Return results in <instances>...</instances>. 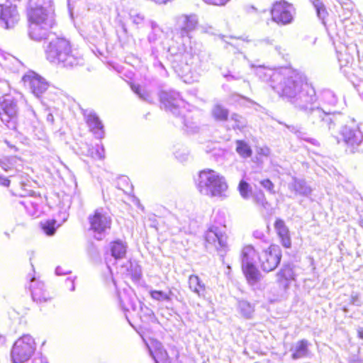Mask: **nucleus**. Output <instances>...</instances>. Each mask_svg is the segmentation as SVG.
Masks as SVG:
<instances>
[{
  "label": "nucleus",
  "instance_id": "f257e3e1",
  "mask_svg": "<svg viewBox=\"0 0 363 363\" xmlns=\"http://www.w3.org/2000/svg\"><path fill=\"white\" fill-rule=\"evenodd\" d=\"M290 103L298 111L305 113L308 121L323 130L335 128L336 114L330 110L317 106V96L314 87L306 83Z\"/></svg>",
  "mask_w": 363,
  "mask_h": 363
},
{
  "label": "nucleus",
  "instance_id": "f03ea898",
  "mask_svg": "<svg viewBox=\"0 0 363 363\" xmlns=\"http://www.w3.org/2000/svg\"><path fill=\"white\" fill-rule=\"evenodd\" d=\"M45 55L50 62L63 67H72L82 60L78 52L72 49L69 41L64 38H52L45 47Z\"/></svg>",
  "mask_w": 363,
  "mask_h": 363
},
{
  "label": "nucleus",
  "instance_id": "7ed1b4c3",
  "mask_svg": "<svg viewBox=\"0 0 363 363\" xmlns=\"http://www.w3.org/2000/svg\"><path fill=\"white\" fill-rule=\"evenodd\" d=\"M195 183L197 190L202 195L221 199L227 196L228 186L225 178L213 169L200 171Z\"/></svg>",
  "mask_w": 363,
  "mask_h": 363
},
{
  "label": "nucleus",
  "instance_id": "20e7f679",
  "mask_svg": "<svg viewBox=\"0 0 363 363\" xmlns=\"http://www.w3.org/2000/svg\"><path fill=\"white\" fill-rule=\"evenodd\" d=\"M305 84V77L301 73L286 67L282 69L281 78L272 87L280 96L290 102Z\"/></svg>",
  "mask_w": 363,
  "mask_h": 363
},
{
  "label": "nucleus",
  "instance_id": "39448f33",
  "mask_svg": "<svg viewBox=\"0 0 363 363\" xmlns=\"http://www.w3.org/2000/svg\"><path fill=\"white\" fill-rule=\"evenodd\" d=\"M28 35L34 40H41L47 36L49 29L53 25V18L48 13L37 15L30 11L28 13Z\"/></svg>",
  "mask_w": 363,
  "mask_h": 363
},
{
  "label": "nucleus",
  "instance_id": "423d86ee",
  "mask_svg": "<svg viewBox=\"0 0 363 363\" xmlns=\"http://www.w3.org/2000/svg\"><path fill=\"white\" fill-rule=\"evenodd\" d=\"M89 230L94 233V238L101 240L108 234L111 228L112 219L109 213L104 208L96 209L88 216Z\"/></svg>",
  "mask_w": 363,
  "mask_h": 363
},
{
  "label": "nucleus",
  "instance_id": "0eeeda50",
  "mask_svg": "<svg viewBox=\"0 0 363 363\" xmlns=\"http://www.w3.org/2000/svg\"><path fill=\"white\" fill-rule=\"evenodd\" d=\"M228 237L225 233V227L211 225L205 233L206 247L208 249H214L222 257L228 250Z\"/></svg>",
  "mask_w": 363,
  "mask_h": 363
},
{
  "label": "nucleus",
  "instance_id": "6e6552de",
  "mask_svg": "<svg viewBox=\"0 0 363 363\" xmlns=\"http://www.w3.org/2000/svg\"><path fill=\"white\" fill-rule=\"evenodd\" d=\"M345 151L350 153L363 151V133L358 125H345L340 130Z\"/></svg>",
  "mask_w": 363,
  "mask_h": 363
},
{
  "label": "nucleus",
  "instance_id": "1a4fd4ad",
  "mask_svg": "<svg viewBox=\"0 0 363 363\" xmlns=\"http://www.w3.org/2000/svg\"><path fill=\"white\" fill-rule=\"evenodd\" d=\"M19 107L18 101L11 95L0 97V118L11 130L16 128Z\"/></svg>",
  "mask_w": 363,
  "mask_h": 363
},
{
  "label": "nucleus",
  "instance_id": "9d476101",
  "mask_svg": "<svg viewBox=\"0 0 363 363\" xmlns=\"http://www.w3.org/2000/svg\"><path fill=\"white\" fill-rule=\"evenodd\" d=\"M198 24V18L196 15H181L176 18L173 38L185 45L190 39V33L196 29Z\"/></svg>",
  "mask_w": 363,
  "mask_h": 363
},
{
  "label": "nucleus",
  "instance_id": "9b49d317",
  "mask_svg": "<svg viewBox=\"0 0 363 363\" xmlns=\"http://www.w3.org/2000/svg\"><path fill=\"white\" fill-rule=\"evenodd\" d=\"M281 257V251L278 245H269L259 255L260 268L265 272L274 271L280 263Z\"/></svg>",
  "mask_w": 363,
  "mask_h": 363
},
{
  "label": "nucleus",
  "instance_id": "f8f14e48",
  "mask_svg": "<svg viewBox=\"0 0 363 363\" xmlns=\"http://www.w3.org/2000/svg\"><path fill=\"white\" fill-rule=\"evenodd\" d=\"M160 101L165 108L175 116L183 115L186 104L175 91H162L160 94Z\"/></svg>",
  "mask_w": 363,
  "mask_h": 363
},
{
  "label": "nucleus",
  "instance_id": "ddd939ff",
  "mask_svg": "<svg viewBox=\"0 0 363 363\" xmlns=\"http://www.w3.org/2000/svg\"><path fill=\"white\" fill-rule=\"evenodd\" d=\"M272 20L281 25L291 23L293 21L294 8L286 1L274 4L271 11Z\"/></svg>",
  "mask_w": 363,
  "mask_h": 363
},
{
  "label": "nucleus",
  "instance_id": "4468645a",
  "mask_svg": "<svg viewBox=\"0 0 363 363\" xmlns=\"http://www.w3.org/2000/svg\"><path fill=\"white\" fill-rule=\"evenodd\" d=\"M19 21L16 6L10 3L0 4V26L9 29L15 26Z\"/></svg>",
  "mask_w": 363,
  "mask_h": 363
},
{
  "label": "nucleus",
  "instance_id": "2eb2a0df",
  "mask_svg": "<svg viewBox=\"0 0 363 363\" xmlns=\"http://www.w3.org/2000/svg\"><path fill=\"white\" fill-rule=\"evenodd\" d=\"M34 345L30 342H15L11 350L13 363H27L34 352Z\"/></svg>",
  "mask_w": 363,
  "mask_h": 363
},
{
  "label": "nucleus",
  "instance_id": "dca6fc26",
  "mask_svg": "<svg viewBox=\"0 0 363 363\" xmlns=\"http://www.w3.org/2000/svg\"><path fill=\"white\" fill-rule=\"evenodd\" d=\"M23 79L29 83L32 92L37 97H40L49 87L48 82L35 72L24 75Z\"/></svg>",
  "mask_w": 363,
  "mask_h": 363
},
{
  "label": "nucleus",
  "instance_id": "f3484780",
  "mask_svg": "<svg viewBox=\"0 0 363 363\" xmlns=\"http://www.w3.org/2000/svg\"><path fill=\"white\" fill-rule=\"evenodd\" d=\"M84 114L90 130L96 138H102L104 134V125L96 114L91 111H86Z\"/></svg>",
  "mask_w": 363,
  "mask_h": 363
},
{
  "label": "nucleus",
  "instance_id": "a211bd4d",
  "mask_svg": "<svg viewBox=\"0 0 363 363\" xmlns=\"http://www.w3.org/2000/svg\"><path fill=\"white\" fill-rule=\"evenodd\" d=\"M337 102V99L335 94L330 90H324L320 96L319 101H317V106L323 107L328 110H330L333 113L336 114L335 125L340 123L338 118L340 117V113L332 111L331 108L334 107Z\"/></svg>",
  "mask_w": 363,
  "mask_h": 363
},
{
  "label": "nucleus",
  "instance_id": "6ab92c4d",
  "mask_svg": "<svg viewBox=\"0 0 363 363\" xmlns=\"http://www.w3.org/2000/svg\"><path fill=\"white\" fill-rule=\"evenodd\" d=\"M44 284L37 281L35 277L31 278L30 290L33 300L37 303L46 302L50 299L49 295L43 289Z\"/></svg>",
  "mask_w": 363,
  "mask_h": 363
},
{
  "label": "nucleus",
  "instance_id": "aec40b11",
  "mask_svg": "<svg viewBox=\"0 0 363 363\" xmlns=\"http://www.w3.org/2000/svg\"><path fill=\"white\" fill-rule=\"evenodd\" d=\"M258 77L264 82H270L271 86L275 84L281 78L282 69L274 70L265 67L259 66L255 71Z\"/></svg>",
  "mask_w": 363,
  "mask_h": 363
},
{
  "label": "nucleus",
  "instance_id": "412c9836",
  "mask_svg": "<svg viewBox=\"0 0 363 363\" xmlns=\"http://www.w3.org/2000/svg\"><path fill=\"white\" fill-rule=\"evenodd\" d=\"M295 279V274L291 264H284L277 274V281L284 289H287Z\"/></svg>",
  "mask_w": 363,
  "mask_h": 363
},
{
  "label": "nucleus",
  "instance_id": "4be33fe9",
  "mask_svg": "<svg viewBox=\"0 0 363 363\" xmlns=\"http://www.w3.org/2000/svg\"><path fill=\"white\" fill-rule=\"evenodd\" d=\"M51 0H29L27 13L33 11L37 15H43V13H48L51 15Z\"/></svg>",
  "mask_w": 363,
  "mask_h": 363
},
{
  "label": "nucleus",
  "instance_id": "5701e85b",
  "mask_svg": "<svg viewBox=\"0 0 363 363\" xmlns=\"http://www.w3.org/2000/svg\"><path fill=\"white\" fill-rule=\"evenodd\" d=\"M274 228L281 245L286 248H289L291 245V238L289 228L284 221L280 218H277L274 223Z\"/></svg>",
  "mask_w": 363,
  "mask_h": 363
},
{
  "label": "nucleus",
  "instance_id": "b1692460",
  "mask_svg": "<svg viewBox=\"0 0 363 363\" xmlns=\"http://www.w3.org/2000/svg\"><path fill=\"white\" fill-rule=\"evenodd\" d=\"M174 68L185 83L190 84L198 80V76L193 72L192 67L190 65L187 63L184 65H177L174 66Z\"/></svg>",
  "mask_w": 363,
  "mask_h": 363
},
{
  "label": "nucleus",
  "instance_id": "393cba45",
  "mask_svg": "<svg viewBox=\"0 0 363 363\" xmlns=\"http://www.w3.org/2000/svg\"><path fill=\"white\" fill-rule=\"evenodd\" d=\"M40 196H30L25 198L21 203L25 207L28 213L38 216L40 213V206L41 203Z\"/></svg>",
  "mask_w": 363,
  "mask_h": 363
},
{
  "label": "nucleus",
  "instance_id": "a878e982",
  "mask_svg": "<svg viewBox=\"0 0 363 363\" xmlns=\"http://www.w3.org/2000/svg\"><path fill=\"white\" fill-rule=\"evenodd\" d=\"M82 155L91 157L94 159H103L104 158V147L102 145H96L94 147H91L87 143L84 144L83 147H80Z\"/></svg>",
  "mask_w": 363,
  "mask_h": 363
},
{
  "label": "nucleus",
  "instance_id": "bb28decb",
  "mask_svg": "<svg viewBox=\"0 0 363 363\" xmlns=\"http://www.w3.org/2000/svg\"><path fill=\"white\" fill-rule=\"evenodd\" d=\"M243 273L248 283L255 285L261 279V274L255 264L242 266Z\"/></svg>",
  "mask_w": 363,
  "mask_h": 363
},
{
  "label": "nucleus",
  "instance_id": "cd10ccee",
  "mask_svg": "<svg viewBox=\"0 0 363 363\" xmlns=\"http://www.w3.org/2000/svg\"><path fill=\"white\" fill-rule=\"evenodd\" d=\"M148 347L152 356L157 363L167 362V353L161 347L160 342H152V345L148 346Z\"/></svg>",
  "mask_w": 363,
  "mask_h": 363
},
{
  "label": "nucleus",
  "instance_id": "c85d7f7f",
  "mask_svg": "<svg viewBox=\"0 0 363 363\" xmlns=\"http://www.w3.org/2000/svg\"><path fill=\"white\" fill-rule=\"evenodd\" d=\"M190 290L199 297H203L206 293V286L197 275H190L189 277Z\"/></svg>",
  "mask_w": 363,
  "mask_h": 363
},
{
  "label": "nucleus",
  "instance_id": "c756f323",
  "mask_svg": "<svg viewBox=\"0 0 363 363\" xmlns=\"http://www.w3.org/2000/svg\"><path fill=\"white\" fill-rule=\"evenodd\" d=\"M110 250L115 259H123L126 255L127 245L121 240H116L110 243Z\"/></svg>",
  "mask_w": 363,
  "mask_h": 363
},
{
  "label": "nucleus",
  "instance_id": "7c9ffc66",
  "mask_svg": "<svg viewBox=\"0 0 363 363\" xmlns=\"http://www.w3.org/2000/svg\"><path fill=\"white\" fill-rule=\"evenodd\" d=\"M257 252L252 245H247L243 247L241 254L242 266L255 264Z\"/></svg>",
  "mask_w": 363,
  "mask_h": 363
},
{
  "label": "nucleus",
  "instance_id": "2f4dec72",
  "mask_svg": "<svg viewBox=\"0 0 363 363\" xmlns=\"http://www.w3.org/2000/svg\"><path fill=\"white\" fill-rule=\"evenodd\" d=\"M293 188L297 194L305 196L310 195L312 191L311 188L303 180H294Z\"/></svg>",
  "mask_w": 363,
  "mask_h": 363
},
{
  "label": "nucleus",
  "instance_id": "473e14b6",
  "mask_svg": "<svg viewBox=\"0 0 363 363\" xmlns=\"http://www.w3.org/2000/svg\"><path fill=\"white\" fill-rule=\"evenodd\" d=\"M212 115L216 121H227L228 116V111L223 106L216 104L212 109Z\"/></svg>",
  "mask_w": 363,
  "mask_h": 363
},
{
  "label": "nucleus",
  "instance_id": "72a5a7b5",
  "mask_svg": "<svg viewBox=\"0 0 363 363\" xmlns=\"http://www.w3.org/2000/svg\"><path fill=\"white\" fill-rule=\"evenodd\" d=\"M228 122L232 123L230 125L233 129H238L240 130H242L247 125L246 119L237 113H233Z\"/></svg>",
  "mask_w": 363,
  "mask_h": 363
},
{
  "label": "nucleus",
  "instance_id": "f704fd0d",
  "mask_svg": "<svg viewBox=\"0 0 363 363\" xmlns=\"http://www.w3.org/2000/svg\"><path fill=\"white\" fill-rule=\"evenodd\" d=\"M238 309L240 314L245 318H251L254 313V307L246 301H240Z\"/></svg>",
  "mask_w": 363,
  "mask_h": 363
},
{
  "label": "nucleus",
  "instance_id": "c9c22d12",
  "mask_svg": "<svg viewBox=\"0 0 363 363\" xmlns=\"http://www.w3.org/2000/svg\"><path fill=\"white\" fill-rule=\"evenodd\" d=\"M238 191L241 197L245 200L251 199L253 193L252 189L249 183L245 180H241L238 184Z\"/></svg>",
  "mask_w": 363,
  "mask_h": 363
},
{
  "label": "nucleus",
  "instance_id": "e433bc0d",
  "mask_svg": "<svg viewBox=\"0 0 363 363\" xmlns=\"http://www.w3.org/2000/svg\"><path fill=\"white\" fill-rule=\"evenodd\" d=\"M236 151L242 157H249L252 155V150L245 142L238 140L236 142Z\"/></svg>",
  "mask_w": 363,
  "mask_h": 363
},
{
  "label": "nucleus",
  "instance_id": "4c0bfd02",
  "mask_svg": "<svg viewBox=\"0 0 363 363\" xmlns=\"http://www.w3.org/2000/svg\"><path fill=\"white\" fill-rule=\"evenodd\" d=\"M251 198L252 199L255 203L262 206L263 208L268 209L269 208V203L267 201L263 191H259L255 192Z\"/></svg>",
  "mask_w": 363,
  "mask_h": 363
},
{
  "label": "nucleus",
  "instance_id": "58836bf2",
  "mask_svg": "<svg viewBox=\"0 0 363 363\" xmlns=\"http://www.w3.org/2000/svg\"><path fill=\"white\" fill-rule=\"evenodd\" d=\"M118 296L120 306L123 310L129 311L130 308H132L133 310L135 309V306L133 301L125 292L123 294L120 293Z\"/></svg>",
  "mask_w": 363,
  "mask_h": 363
},
{
  "label": "nucleus",
  "instance_id": "ea45409f",
  "mask_svg": "<svg viewBox=\"0 0 363 363\" xmlns=\"http://www.w3.org/2000/svg\"><path fill=\"white\" fill-rule=\"evenodd\" d=\"M131 89L143 101L148 103H152L153 101V99L150 94L143 89L140 86L133 84L131 86Z\"/></svg>",
  "mask_w": 363,
  "mask_h": 363
},
{
  "label": "nucleus",
  "instance_id": "a19ab883",
  "mask_svg": "<svg viewBox=\"0 0 363 363\" xmlns=\"http://www.w3.org/2000/svg\"><path fill=\"white\" fill-rule=\"evenodd\" d=\"M150 294L152 298L158 301H169L171 300L169 294L162 291L152 290Z\"/></svg>",
  "mask_w": 363,
  "mask_h": 363
},
{
  "label": "nucleus",
  "instance_id": "79ce46f5",
  "mask_svg": "<svg viewBox=\"0 0 363 363\" xmlns=\"http://www.w3.org/2000/svg\"><path fill=\"white\" fill-rule=\"evenodd\" d=\"M223 40L226 43L227 45H230L237 49L242 48L244 44V40L240 38H235L233 36L223 37Z\"/></svg>",
  "mask_w": 363,
  "mask_h": 363
},
{
  "label": "nucleus",
  "instance_id": "37998d69",
  "mask_svg": "<svg viewBox=\"0 0 363 363\" xmlns=\"http://www.w3.org/2000/svg\"><path fill=\"white\" fill-rule=\"evenodd\" d=\"M56 221L55 220H50L47 221L45 224L43 225V229L44 230L45 233L48 235H52L55 232V225Z\"/></svg>",
  "mask_w": 363,
  "mask_h": 363
},
{
  "label": "nucleus",
  "instance_id": "c03bdc74",
  "mask_svg": "<svg viewBox=\"0 0 363 363\" xmlns=\"http://www.w3.org/2000/svg\"><path fill=\"white\" fill-rule=\"evenodd\" d=\"M290 131L291 132H294V133L296 134V135L301 138V139H303V140H308L310 141L311 143L314 144V145H316L318 143V141L315 139H307L306 138L303 137V135H304V133H303L302 131L299 130L297 129L296 127L292 125V126H289V125H287L286 126Z\"/></svg>",
  "mask_w": 363,
  "mask_h": 363
},
{
  "label": "nucleus",
  "instance_id": "a18cd8bd",
  "mask_svg": "<svg viewBox=\"0 0 363 363\" xmlns=\"http://www.w3.org/2000/svg\"><path fill=\"white\" fill-rule=\"evenodd\" d=\"M260 184L267 189L269 193L274 194V185L269 179H264L260 182Z\"/></svg>",
  "mask_w": 363,
  "mask_h": 363
},
{
  "label": "nucleus",
  "instance_id": "49530a36",
  "mask_svg": "<svg viewBox=\"0 0 363 363\" xmlns=\"http://www.w3.org/2000/svg\"><path fill=\"white\" fill-rule=\"evenodd\" d=\"M10 159L0 160V167L6 172L11 168V162Z\"/></svg>",
  "mask_w": 363,
  "mask_h": 363
},
{
  "label": "nucleus",
  "instance_id": "de8ad7c7",
  "mask_svg": "<svg viewBox=\"0 0 363 363\" xmlns=\"http://www.w3.org/2000/svg\"><path fill=\"white\" fill-rule=\"evenodd\" d=\"M175 157L180 162H184V161L187 160L188 157H189V153L186 151H184L182 152L177 151L175 152Z\"/></svg>",
  "mask_w": 363,
  "mask_h": 363
},
{
  "label": "nucleus",
  "instance_id": "09e8293b",
  "mask_svg": "<svg viewBox=\"0 0 363 363\" xmlns=\"http://www.w3.org/2000/svg\"><path fill=\"white\" fill-rule=\"evenodd\" d=\"M206 4L216 5V6H223L230 0H203Z\"/></svg>",
  "mask_w": 363,
  "mask_h": 363
},
{
  "label": "nucleus",
  "instance_id": "8fccbe9b",
  "mask_svg": "<svg viewBox=\"0 0 363 363\" xmlns=\"http://www.w3.org/2000/svg\"><path fill=\"white\" fill-rule=\"evenodd\" d=\"M273 41H274L273 40L267 38L259 40L257 42L256 45H259V46L271 45L273 44Z\"/></svg>",
  "mask_w": 363,
  "mask_h": 363
},
{
  "label": "nucleus",
  "instance_id": "3c124183",
  "mask_svg": "<svg viewBox=\"0 0 363 363\" xmlns=\"http://www.w3.org/2000/svg\"><path fill=\"white\" fill-rule=\"evenodd\" d=\"M9 89V82L3 79H0V92H6Z\"/></svg>",
  "mask_w": 363,
  "mask_h": 363
},
{
  "label": "nucleus",
  "instance_id": "603ef678",
  "mask_svg": "<svg viewBox=\"0 0 363 363\" xmlns=\"http://www.w3.org/2000/svg\"><path fill=\"white\" fill-rule=\"evenodd\" d=\"M131 18H132L133 23L136 24V25L141 24L143 23V20H144V17L141 14L133 15L131 16Z\"/></svg>",
  "mask_w": 363,
  "mask_h": 363
},
{
  "label": "nucleus",
  "instance_id": "864d4df0",
  "mask_svg": "<svg viewBox=\"0 0 363 363\" xmlns=\"http://www.w3.org/2000/svg\"><path fill=\"white\" fill-rule=\"evenodd\" d=\"M222 74L228 81L238 80V79H240L242 78V77L240 75H239V74L233 75V74H230L229 72L227 73L223 72Z\"/></svg>",
  "mask_w": 363,
  "mask_h": 363
},
{
  "label": "nucleus",
  "instance_id": "5fc2aeb1",
  "mask_svg": "<svg viewBox=\"0 0 363 363\" xmlns=\"http://www.w3.org/2000/svg\"><path fill=\"white\" fill-rule=\"evenodd\" d=\"M253 235L254 237L256 238V239H259L260 240H263L264 242L266 243H268L267 242V240L265 238V235L264 234L263 232L262 231H259V230H255L254 233H253Z\"/></svg>",
  "mask_w": 363,
  "mask_h": 363
},
{
  "label": "nucleus",
  "instance_id": "6e6d98bb",
  "mask_svg": "<svg viewBox=\"0 0 363 363\" xmlns=\"http://www.w3.org/2000/svg\"><path fill=\"white\" fill-rule=\"evenodd\" d=\"M351 302L354 305L359 306L361 304V302L359 300L358 294H352L351 296Z\"/></svg>",
  "mask_w": 363,
  "mask_h": 363
},
{
  "label": "nucleus",
  "instance_id": "4d7b16f0",
  "mask_svg": "<svg viewBox=\"0 0 363 363\" xmlns=\"http://www.w3.org/2000/svg\"><path fill=\"white\" fill-rule=\"evenodd\" d=\"M0 185L8 187L10 185V180L2 176H0Z\"/></svg>",
  "mask_w": 363,
  "mask_h": 363
},
{
  "label": "nucleus",
  "instance_id": "13d9d810",
  "mask_svg": "<svg viewBox=\"0 0 363 363\" xmlns=\"http://www.w3.org/2000/svg\"><path fill=\"white\" fill-rule=\"evenodd\" d=\"M69 273V271H65L61 267H57L55 269V274L57 275H63Z\"/></svg>",
  "mask_w": 363,
  "mask_h": 363
},
{
  "label": "nucleus",
  "instance_id": "bf43d9fd",
  "mask_svg": "<svg viewBox=\"0 0 363 363\" xmlns=\"http://www.w3.org/2000/svg\"><path fill=\"white\" fill-rule=\"evenodd\" d=\"M315 6H316V11H317V14H318V17L323 18V16L325 13V10L323 9H322L321 7L318 6L317 5H315Z\"/></svg>",
  "mask_w": 363,
  "mask_h": 363
},
{
  "label": "nucleus",
  "instance_id": "052dcab7",
  "mask_svg": "<svg viewBox=\"0 0 363 363\" xmlns=\"http://www.w3.org/2000/svg\"><path fill=\"white\" fill-rule=\"evenodd\" d=\"M34 340V338L33 337H31L30 335L28 334H26V335H22L21 337H19L17 340H22V341H24V340Z\"/></svg>",
  "mask_w": 363,
  "mask_h": 363
},
{
  "label": "nucleus",
  "instance_id": "680f3d73",
  "mask_svg": "<svg viewBox=\"0 0 363 363\" xmlns=\"http://www.w3.org/2000/svg\"><path fill=\"white\" fill-rule=\"evenodd\" d=\"M66 284L67 285L70 284L71 286V288H70V290L71 291H74V281L69 278H68L67 280H66Z\"/></svg>",
  "mask_w": 363,
  "mask_h": 363
},
{
  "label": "nucleus",
  "instance_id": "e2e57ef3",
  "mask_svg": "<svg viewBox=\"0 0 363 363\" xmlns=\"http://www.w3.org/2000/svg\"><path fill=\"white\" fill-rule=\"evenodd\" d=\"M47 121L53 123L54 122V116L52 113H48L46 117Z\"/></svg>",
  "mask_w": 363,
  "mask_h": 363
},
{
  "label": "nucleus",
  "instance_id": "0e129e2a",
  "mask_svg": "<svg viewBox=\"0 0 363 363\" xmlns=\"http://www.w3.org/2000/svg\"><path fill=\"white\" fill-rule=\"evenodd\" d=\"M31 363H46L41 358L35 357L32 361Z\"/></svg>",
  "mask_w": 363,
  "mask_h": 363
},
{
  "label": "nucleus",
  "instance_id": "69168bd1",
  "mask_svg": "<svg viewBox=\"0 0 363 363\" xmlns=\"http://www.w3.org/2000/svg\"><path fill=\"white\" fill-rule=\"evenodd\" d=\"M358 337L363 339V329L359 328L357 329Z\"/></svg>",
  "mask_w": 363,
  "mask_h": 363
},
{
  "label": "nucleus",
  "instance_id": "338daca9",
  "mask_svg": "<svg viewBox=\"0 0 363 363\" xmlns=\"http://www.w3.org/2000/svg\"><path fill=\"white\" fill-rule=\"evenodd\" d=\"M359 225L362 228H363V218L359 220Z\"/></svg>",
  "mask_w": 363,
  "mask_h": 363
},
{
  "label": "nucleus",
  "instance_id": "774afa93",
  "mask_svg": "<svg viewBox=\"0 0 363 363\" xmlns=\"http://www.w3.org/2000/svg\"><path fill=\"white\" fill-rule=\"evenodd\" d=\"M183 123H184L185 126H186L187 128L189 127V125L186 123L185 118L184 119Z\"/></svg>",
  "mask_w": 363,
  "mask_h": 363
}]
</instances>
